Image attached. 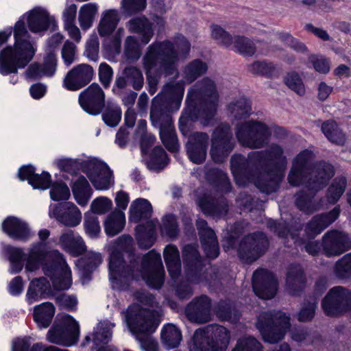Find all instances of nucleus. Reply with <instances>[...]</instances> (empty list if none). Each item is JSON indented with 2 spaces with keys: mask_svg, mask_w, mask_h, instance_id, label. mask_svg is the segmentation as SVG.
<instances>
[{
  "mask_svg": "<svg viewBox=\"0 0 351 351\" xmlns=\"http://www.w3.org/2000/svg\"><path fill=\"white\" fill-rule=\"evenodd\" d=\"M62 218L66 219H80L82 213L79 208L73 203H66L62 205Z\"/></svg>",
  "mask_w": 351,
  "mask_h": 351,
  "instance_id": "nucleus-60",
  "label": "nucleus"
},
{
  "mask_svg": "<svg viewBox=\"0 0 351 351\" xmlns=\"http://www.w3.org/2000/svg\"><path fill=\"white\" fill-rule=\"evenodd\" d=\"M129 212L131 217L147 219L152 217V206L148 200L138 198L131 203Z\"/></svg>",
  "mask_w": 351,
  "mask_h": 351,
  "instance_id": "nucleus-32",
  "label": "nucleus"
},
{
  "mask_svg": "<svg viewBox=\"0 0 351 351\" xmlns=\"http://www.w3.org/2000/svg\"><path fill=\"white\" fill-rule=\"evenodd\" d=\"M34 172L35 168L33 166H23L19 170V178L23 181L27 180L32 187H40V186L36 184L33 180L34 176L35 175Z\"/></svg>",
  "mask_w": 351,
  "mask_h": 351,
  "instance_id": "nucleus-63",
  "label": "nucleus"
},
{
  "mask_svg": "<svg viewBox=\"0 0 351 351\" xmlns=\"http://www.w3.org/2000/svg\"><path fill=\"white\" fill-rule=\"evenodd\" d=\"M112 207V202L108 197H99L95 199L90 204V210L95 214H104Z\"/></svg>",
  "mask_w": 351,
  "mask_h": 351,
  "instance_id": "nucleus-53",
  "label": "nucleus"
},
{
  "mask_svg": "<svg viewBox=\"0 0 351 351\" xmlns=\"http://www.w3.org/2000/svg\"><path fill=\"white\" fill-rule=\"evenodd\" d=\"M184 86L178 83L176 85H168L166 87L167 95L170 99L175 100L178 107L180 106L184 95Z\"/></svg>",
  "mask_w": 351,
  "mask_h": 351,
  "instance_id": "nucleus-56",
  "label": "nucleus"
},
{
  "mask_svg": "<svg viewBox=\"0 0 351 351\" xmlns=\"http://www.w3.org/2000/svg\"><path fill=\"white\" fill-rule=\"evenodd\" d=\"M307 152H300L294 159L292 169L289 176V182L294 186L298 185L306 169Z\"/></svg>",
  "mask_w": 351,
  "mask_h": 351,
  "instance_id": "nucleus-26",
  "label": "nucleus"
},
{
  "mask_svg": "<svg viewBox=\"0 0 351 351\" xmlns=\"http://www.w3.org/2000/svg\"><path fill=\"white\" fill-rule=\"evenodd\" d=\"M230 48L244 56H252L255 52L253 43L247 38L241 36H234Z\"/></svg>",
  "mask_w": 351,
  "mask_h": 351,
  "instance_id": "nucleus-44",
  "label": "nucleus"
},
{
  "mask_svg": "<svg viewBox=\"0 0 351 351\" xmlns=\"http://www.w3.org/2000/svg\"><path fill=\"white\" fill-rule=\"evenodd\" d=\"M55 308L50 302H45L34 307V319L40 328H47L51 322Z\"/></svg>",
  "mask_w": 351,
  "mask_h": 351,
  "instance_id": "nucleus-27",
  "label": "nucleus"
},
{
  "mask_svg": "<svg viewBox=\"0 0 351 351\" xmlns=\"http://www.w3.org/2000/svg\"><path fill=\"white\" fill-rule=\"evenodd\" d=\"M25 23L33 33H42L56 25L54 16L44 8L36 7L23 14L14 25V45L0 51V73L3 75L16 73L19 69L24 68L34 56L36 47L27 40Z\"/></svg>",
  "mask_w": 351,
  "mask_h": 351,
  "instance_id": "nucleus-1",
  "label": "nucleus"
},
{
  "mask_svg": "<svg viewBox=\"0 0 351 351\" xmlns=\"http://www.w3.org/2000/svg\"><path fill=\"white\" fill-rule=\"evenodd\" d=\"M127 26L130 32L138 33L141 37V43L134 36H128L125 41V51L128 56L130 58L138 59L140 57L141 45L148 43L152 37V29L144 16L131 19Z\"/></svg>",
  "mask_w": 351,
  "mask_h": 351,
  "instance_id": "nucleus-8",
  "label": "nucleus"
},
{
  "mask_svg": "<svg viewBox=\"0 0 351 351\" xmlns=\"http://www.w3.org/2000/svg\"><path fill=\"white\" fill-rule=\"evenodd\" d=\"M125 319L136 338L152 335L158 326V320L154 313L138 304H133L128 307L125 313Z\"/></svg>",
  "mask_w": 351,
  "mask_h": 351,
  "instance_id": "nucleus-5",
  "label": "nucleus"
},
{
  "mask_svg": "<svg viewBox=\"0 0 351 351\" xmlns=\"http://www.w3.org/2000/svg\"><path fill=\"white\" fill-rule=\"evenodd\" d=\"M230 117L235 119H242L249 114L251 110L250 104L245 98L232 102L228 107Z\"/></svg>",
  "mask_w": 351,
  "mask_h": 351,
  "instance_id": "nucleus-41",
  "label": "nucleus"
},
{
  "mask_svg": "<svg viewBox=\"0 0 351 351\" xmlns=\"http://www.w3.org/2000/svg\"><path fill=\"white\" fill-rule=\"evenodd\" d=\"M143 278L146 282L154 288H160L164 278V269L160 254L150 251L143 258Z\"/></svg>",
  "mask_w": 351,
  "mask_h": 351,
  "instance_id": "nucleus-13",
  "label": "nucleus"
},
{
  "mask_svg": "<svg viewBox=\"0 0 351 351\" xmlns=\"http://www.w3.org/2000/svg\"><path fill=\"white\" fill-rule=\"evenodd\" d=\"M286 85L299 95H304L306 90L303 81L297 73H288L285 79Z\"/></svg>",
  "mask_w": 351,
  "mask_h": 351,
  "instance_id": "nucleus-48",
  "label": "nucleus"
},
{
  "mask_svg": "<svg viewBox=\"0 0 351 351\" xmlns=\"http://www.w3.org/2000/svg\"><path fill=\"white\" fill-rule=\"evenodd\" d=\"M120 17L115 9H109L104 11L99 25V33L101 36L110 34L117 27Z\"/></svg>",
  "mask_w": 351,
  "mask_h": 351,
  "instance_id": "nucleus-24",
  "label": "nucleus"
},
{
  "mask_svg": "<svg viewBox=\"0 0 351 351\" xmlns=\"http://www.w3.org/2000/svg\"><path fill=\"white\" fill-rule=\"evenodd\" d=\"M232 351H262L261 344L254 337L239 339Z\"/></svg>",
  "mask_w": 351,
  "mask_h": 351,
  "instance_id": "nucleus-49",
  "label": "nucleus"
},
{
  "mask_svg": "<svg viewBox=\"0 0 351 351\" xmlns=\"http://www.w3.org/2000/svg\"><path fill=\"white\" fill-rule=\"evenodd\" d=\"M51 259H53L51 265L44 264V273L51 277L53 286L57 289H68L72 284L71 271L62 256L56 250L45 254L41 249V244L34 245L27 257L25 269L34 271L44 261Z\"/></svg>",
  "mask_w": 351,
  "mask_h": 351,
  "instance_id": "nucleus-3",
  "label": "nucleus"
},
{
  "mask_svg": "<svg viewBox=\"0 0 351 351\" xmlns=\"http://www.w3.org/2000/svg\"><path fill=\"white\" fill-rule=\"evenodd\" d=\"M79 334L77 323L71 316L65 315L61 325H56L49 330L47 339L51 343L69 346L77 342Z\"/></svg>",
  "mask_w": 351,
  "mask_h": 351,
  "instance_id": "nucleus-10",
  "label": "nucleus"
},
{
  "mask_svg": "<svg viewBox=\"0 0 351 351\" xmlns=\"http://www.w3.org/2000/svg\"><path fill=\"white\" fill-rule=\"evenodd\" d=\"M205 222L206 221H199L197 223L201 241L206 256L215 258L219 254L217 240L214 231L206 227Z\"/></svg>",
  "mask_w": 351,
  "mask_h": 351,
  "instance_id": "nucleus-22",
  "label": "nucleus"
},
{
  "mask_svg": "<svg viewBox=\"0 0 351 351\" xmlns=\"http://www.w3.org/2000/svg\"><path fill=\"white\" fill-rule=\"evenodd\" d=\"M105 95L101 87L92 84L79 96V103L82 109L91 115L99 114L104 106Z\"/></svg>",
  "mask_w": 351,
  "mask_h": 351,
  "instance_id": "nucleus-14",
  "label": "nucleus"
},
{
  "mask_svg": "<svg viewBox=\"0 0 351 351\" xmlns=\"http://www.w3.org/2000/svg\"><path fill=\"white\" fill-rule=\"evenodd\" d=\"M207 70L206 65L201 61L194 60L184 71V82L191 83Z\"/></svg>",
  "mask_w": 351,
  "mask_h": 351,
  "instance_id": "nucleus-43",
  "label": "nucleus"
},
{
  "mask_svg": "<svg viewBox=\"0 0 351 351\" xmlns=\"http://www.w3.org/2000/svg\"><path fill=\"white\" fill-rule=\"evenodd\" d=\"M289 291L292 295H296L295 287L304 289L305 287V276L300 267H295L290 269L287 278Z\"/></svg>",
  "mask_w": 351,
  "mask_h": 351,
  "instance_id": "nucleus-37",
  "label": "nucleus"
},
{
  "mask_svg": "<svg viewBox=\"0 0 351 351\" xmlns=\"http://www.w3.org/2000/svg\"><path fill=\"white\" fill-rule=\"evenodd\" d=\"M167 163V156L164 149L160 147H156L148 162V167L154 170L162 169Z\"/></svg>",
  "mask_w": 351,
  "mask_h": 351,
  "instance_id": "nucleus-46",
  "label": "nucleus"
},
{
  "mask_svg": "<svg viewBox=\"0 0 351 351\" xmlns=\"http://www.w3.org/2000/svg\"><path fill=\"white\" fill-rule=\"evenodd\" d=\"M109 267L112 278L117 280L129 276V270L125 267L121 258L117 254L112 253L110 255Z\"/></svg>",
  "mask_w": 351,
  "mask_h": 351,
  "instance_id": "nucleus-40",
  "label": "nucleus"
},
{
  "mask_svg": "<svg viewBox=\"0 0 351 351\" xmlns=\"http://www.w3.org/2000/svg\"><path fill=\"white\" fill-rule=\"evenodd\" d=\"M160 138L165 147L171 152L178 149L177 138L170 123L165 128L160 129Z\"/></svg>",
  "mask_w": 351,
  "mask_h": 351,
  "instance_id": "nucleus-47",
  "label": "nucleus"
},
{
  "mask_svg": "<svg viewBox=\"0 0 351 351\" xmlns=\"http://www.w3.org/2000/svg\"><path fill=\"white\" fill-rule=\"evenodd\" d=\"M111 332L107 328H104L103 324H99L96 328L94 343L96 346L100 343H107L111 338Z\"/></svg>",
  "mask_w": 351,
  "mask_h": 351,
  "instance_id": "nucleus-58",
  "label": "nucleus"
},
{
  "mask_svg": "<svg viewBox=\"0 0 351 351\" xmlns=\"http://www.w3.org/2000/svg\"><path fill=\"white\" fill-rule=\"evenodd\" d=\"M351 247V239L344 232L330 231L324 237V249L327 256H338Z\"/></svg>",
  "mask_w": 351,
  "mask_h": 351,
  "instance_id": "nucleus-19",
  "label": "nucleus"
},
{
  "mask_svg": "<svg viewBox=\"0 0 351 351\" xmlns=\"http://www.w3.org/2000/svg\"><path fill=\"white\" fill-rule=\"evenodd\" d=\"M103 121L110 127H116L121 119V110L115 104L108 101L102 114Z\"/></svg>",
  "mask_w": 351,
  "mask_h": 351,
  "instance_id": "nucleus-42",
  "label": "nucleus"
},
{
  "mask_svg": "<svg viewBox=\"0 0 351 351\" xmlns=\"http://www.w3.org/2000/svg\"><path fill=\"white\" fill-rule=\"evenodd\" d=\"M72 191L75 201L80 206H86L93 194L92 189L84 177H80L74 182Z\"/></svg>",
  "mask_w": 351,
  "mask_h": 351,
  "instance_id": "nucleus-25",
  "label": "nucleus"
},
{
  "mask_svg": "<svg viewBox=\"0 0 351 351\" xmlns=\"http://www.w3.org/2000/svg\"><path fill=\"white\" fill-rule=\"evenodd\" d=\"M49 282L45 278H38L32 280L27 293V300L33 303L42 298L49 288Z\"/></svg>",
  "mask_w": 351,
  "mask_h": 351,
  "instance_id": "nucleus-36",
  "label": "nucleus"
},
{
  "mask_svg": "<svg viewBox=\"0 0 351 351\" xmlns=\"http://www.w3.org/2000/svg\"><path fill=\"white\" fill-rule=\"evenodd\" d=\"M82 168L97 190L105 191L113 186L112 172L104 162L90 159L84 162Z\"/></svg>",
  "mask_w": 351,
  "mask_h": 351,
  "instance_id": "nucleus-9",
  "label": "nucleus"
},
{
  "mask_svg": "<svg viewBox=\"0 0 351 351\" xmlns=\"http://www.w3.org/2000/svg\"><path fill=\"white\" fill-rule=\"evenodd\" d=\"M322 130L326 138L332 143L342 145L346 141L344 134L333 121H327L322 125Z\"/></svg>",
  "mask_w": 351,
  "mask_h": 351,
  "instance_id": "nucleus-35",
  "label": "nucleus"
},
{
  "mask_svg": "<svg viewBox=\"0 0 351 351\" xmlns=\"http://www.w3.org/2000/svg\"><path fill=\"white\" fill-rule=\"evenodd\" d=\"M347 186V179L345 176H338L332 182L328 189L327 197L330 202H337L343 193Z\"/></svg>",
  "mask_w": 351,
  "mask_h": 351,
  "instance_id": "nucleus-39",
  "label": "nucleus"
},
{
  "mask_svg": "<svg viewBox=\"0 0 351 351\" xmlns=\"http://www.w3.org/2000/svg\"><path fill=\"white\" fill-rule=\"evenodd\" d=\"M186 315L191 322L205 323L210 320V302L203 295L191 302L186 308Z\"/></svg>",
  "mask_w": 351,
  "mask_h": 351,
  "instance_id": "nucleus-20",
  "label": "nucleus"
},
{
  "mask_svg": "<svg viewBox=\"0 0 351 351\" xmlns=\"http://www.w3.org/2000/svg\"><path fill=\"white\" fill-rule=\"evenodd\" d=\"M190 48L189 42L182 36H178L174 44L164 41L152 45L143 58L149 84H156V81L152 76L155 73H173L176 62L179 58H185Z\"/></svg>",
  "mask_w": 351,
  "mask_h": 351,
  "instance_id": "nucleus-2",
  "label": "nucleus"
},
{
  "mask_svg": "<svg viewBox=\"0 0 351 351\" xmlns=\"http://www.w3.org/2000/svg\"><path fill=\"white\" fill-rule=\"evenodd\" d=\"M271 134L269 129L263 123L245 121L237 126L236 135L240 143L250 148L262 147Z\"/></svg>",
  "mask_w": 351,
  "mask_h": 351,
  "instance_id": "nucleus-7",
  "label": "nucleus"
},
{
  "mask_svg": "<svg viewBox=\"0 0 351 351\" xmlns=\"http://www.w3.org/2000/svg\"><path fill=\"white\" fill-rule=\"evenodd\" d=\"M8 252L9 259L13 265L12 269L15 273L20 271L22 269V265L20 263L23 258L22 250L19 248L10 247Z\"/></svg>",
  "mask_w": 351,
  "mask_h": 351,
  "instance_id": "nucleus-59",
  "label": "nucleus"
},
{
  "mask_svg": "<svg viewBox=\"0 0 351 351\" xmlns=\"http://www.w3.org/2000/svg\"><path fill=\"white\" fill-rule=\"evenodd\" d=\"M228 140L229 137L228 134L220 135L218 130L215 132V137L213 140L210 154L215 162H222L227 156L229 149L226 148L225 144Z\"/></svg>",
  "mask_w": 351,
  "mask_h": 351,
  "instance_id": "nucleus-29",
  "label": "nucleus"
},
{
  "mask_svg": "<svg viewBox=\"0 0 351 351\" xmlns=\"http://www.w3.org/2000/svg\"><path fill=\"white\" fill-rule=\"evenodd\" d=\"M70 195L69 187L62 182L54 183L50 191L51 198L54 201L68 199Z\"/></svg>",
  "mask_w": 351,
  "mask_h": 351,
  "instance_id": "nucleus-52",
  "label": "nucleus"
},
{
  "mask_svg": "<svg viewBox=\"0 0 351 351\" xmlns=\"http://www.w3.org/2000/svg\"><path fill=\"white\" fill-rule=\"evenodd\" d=\"M250 71L254 74L270 75L274 69V66L265 62H256L250 65Z\"/></svg>",
  "mask_w": 351,
  "mask_h": 351,
  "instance_id": "nucleus-62",
  "label": "nucleus"
},
{
  "mask_svg": "<svg viewBox=\"0 0 351 351\" xmlns=\"http://www.w3.org/2000/svg\"><path fill=\"white\" fill-rule=\"evenodd\" d=\"M3 230L10 236L20 239H26L29 231L24 223L19 221H4L2 224Z\"/></svg>",
  "mask_w": 351,
  "mask_h": 351,
  "instance_id": "nucleus-38",
  "label": "nucleus"
},
{
  "mask_svg": "<svg viewBox=\"0 0 351 351\" xmlns=\"http://www.w3.org/2000/svg\"><path fill=\"white\" fill-rule=\"evenodd\" d=\"M140 343L141 349L143 351H159V345L157 341L151 335L138 337L136 338Z\"/></svg>",
  "mask_w": 351,
  "mask_h": 351,
  "instance_id": "nucleus-57",
  "label": "nucleus"
},
{
  "mask_svg": "<svg viewBox=\"0 0 351 351\" xmlns=\"http://www.w3.org/2000/svg\"><path fill=\"white\" fill-rule=\"evenodd\" d=\"M211 37L218 43L225 45L228 47H231L233 38L226 32L222 27L217 25H213L210 27Z\"/></svg>",
  "mask_w": 351,
  "mask_h": 351,
  "instance_id": "nucleus-50",
  "label": "nucleus"
},
{
  "mask_svg": "<svg viewBox=\"0 0 351 351\" xmlns=\"http://www.w3.org/2000/svg\"><path fill=\"white\" fill-rule=\"evenodd\" d=\"M165 261L169 272L173 278H176L180 272V260L179 251L174 245H168L164 250Z\"/></svg>",
  "mask_w": 351,
  "mask_h": 351,
  "instance_id": "nucleus-28",
  "label": "nucleus"
},
{
  "mask_svg": "<svg viewBox=\"0 0 351 351\" xmlns=\"http://www.w3.org/2000/svg\"><path fill=\"white\" fill-rule=\"evenodd\" d=\"M252 286L257 296L263 299H271L276 293L278 282L267 270L258 269L253 274Z\"/></svg>",
  "mask_w": 351,
  "mask_h": 351,
  "instance_id": "nucleus-15",
  "label": "nucleus"
},
{
  "mask_svg": "<svg viewBox=\"0 0 351 351\" xmlns=\"http://www.w3.org/2000/svg\"><path fill=\"white\" fill-rule=\"evenodd\" d=\"M256 326L263 339L276 343L282 339L290 327V319L284 313H264L258 317Z\"/></svg>",
  "mask_w": 351,
  "mask_h": 351,
  "instance_id": "nucleus-6",
  "label": "nucleus"
},
{
  "mask_svg": "<svg viewBox=\"0 0 351 351\" xmlns=\"http://www.w3.org/2000/svg\"><path fill=\"white\" fill-rule=\"evenodd\" d=\"M94 71L86 64H80L73 68L66 75L64 86L69 90H77L85 86L93 79Z\"/></svg>",
  "mask_w": 351,
  "mask_h": 351,
  "instance_id": "nucleus-18",
  "label": "nucleus"
},
{
  "mask_svg": "<svg viewBox=\"0 0 351 351\" xmlns=\"http://www.w3.org/2000/svg\"><path fill=\"white\" fill-rule=\"evenodd\" d=\"M314 155L308 150V191H317L324 188L334 176L333 166L326 162H311Z\"/></svg>",
  "mask_w": 351,
  "mask_h": 351,
  "instance_id": "nucleus-12",
  "label": "nucleus"
},
{
  "mask_svg": "<svg viewBox=\"0 0 351 351\" xmlns=\"http://www.w3.org/2000/svg\"><path fill=\"white\" fill-rule=\"evenodd\" d=\"M99 42L96 35H92L86 43V53L87 57L93 61L97 60Z\"/></svg>",
  "mask_w": 351,
  "mask_h": 351,
  "instance_id": "nucleus-61",
  "label": "nucleus"
},
{
  "mask_svg": "<svg viewBox=\"0 0 351 351\" xmlns=\"http://www.w3.org/2000/svg\"><path fill=\"white\" fill-rule=\"evenodd\" d=\"M199 97H204L210 116H213L216 110L218 95L215 90V86L213 81L208 79H204L201 82H198L191 88L187 95V98L195 100Z\"/></svg>",
  "mask_w": 351,
  "mask_h": 351,
  "instance_id": "nucleus-17",
  "label": "nucleus"
},
{
  "mask_svg": "<svg viewBox=\"0 0 351 351\" xmlns=\"http://www.w3.org/2000/svg\"><path fill=\"white\" fill-rule=\"evenodd\" d=\"M161 339L163 344L168 348L177 347L181 340L180 330L173 324L165 326L161 331Z\"/></svg>",
  "mask_w": 351,
  "mask_h": 351,
  "instance_id": "nucleus-34",
  "label": "nucleus"
},
{
  "mask_svg": "<svg viewBox=\"0 0 351 351\" xmlns=\"http://www.w3.org/2000/svg\"><path fill=\"white\" fill-rule=\"evenodd\" d=\"M75 47L69 41H66L62 50V56L64 63L69 66L74 62Z\"/></svg>",
  "mask_w": 351,
  "mask_h": 351,
  "instance_id": "nucleus-64",
  "label": "nucleus"
},
{
  "mask_svg": "<svg viewBox=\"0 0 351 351\" xmlns=\"http://www.w3.org/2000/svg\"><path fill=\"white\" fill-rule=\"evenodd\" d=\"M116 209L112 213L113 219H125L124 210L127 208L129 203V195L123 191L117 193L115 196Z\"/></svg>",
  "mask_w": 351,
  "mask_h": 351,
  "instance_id": "nucleus-45",
  "label": "nucleus"
},
{
  "mask_svg": "<svg viewBox=\"0 0 351 351\" xmlns=\"http://www.w3.org/2000/svg\"><path fill=\"white\" fill-rule=\"evenodd\" d=\"M230 342L228 330L221 326L212 325L197 329L189 343L190 351H226Z\"/></svg>",
  "mask_w": 351,
  "mask_h": 351,
  "instance_id": "nucleus-4",
  "label": "nucleus"
},
{
  "mask_svg": "<svg viewBox=\"0 0 351 351\" xmlns=\"http://www.w3.org/2000/svg\"><path fill=\"white\" fill-rule=\"evenodd\" d=\"M267 246L268 240L263 233H254L242 239L238 253L243 261L250 263L258 258L265 252Z\"/></svg>",
  "mask_w": 351,
  "mask_h": 351,
  "instance_id": "nucleus-11",
  "label": "nucleus"
},
{
  "mask_svg": "<svg viewBox=\"0 0 351 351\" xmlns=\"http://www.w3.org/2000/svg\"><path fill=\"white\" fill-rule=\"evenodd\" d=\"M136 237L139 245L143 248L150 247L154 241V226L152 221H146L136 229Z\"/></svg>",
  "mask_w": 351,
  "mask_h": 351,
  "instance_id": "nucleus-31",
  "label": "nucleus"
},
{
  "mask_svg": "<svg viewBox=\"0 0 351 351\" xmlns=\"http://www.w3.org/2000/svg\"><path fill=\"white\" fill-rule=\"evenodd\" d=\"M350 294L344 288H332L322 302V308L328 315H334L345 311L348 306Z\"/></svg>",
  "mask_w": 351,
  "mask_h": 351,
  "instance_id": "nucleus-16",
  "label": "nucleus"
},
{
  "mask_svg": "<svg viewBox=\"0 0 351 351\" xmlns=\"http://www.w3.org/2000/svg\"><path fill=\"white\" fill-rule=\"evenodd\" d=\"M56 58L53 54L46 56L43 67L38 64H32L26 71V76L28 78L37 79L44 75L51 76L56 71Z\"/></svg>",
  "mask_w": 351,
  "mask_h": 351,
  "instance_id": "nucleus-23",
  "label": "nucleus"
},
{
  "mask_svg": "<svg viewBox=\"0 0 351 351\" xmlns=\"http://www.w3.org/2000/svg\"><path fill=\"white\" fill-rule=\"evenodd\" d=\"M60 241L62 247L73 256H77L86 250L84 242L80 237L73 238L65 234L61 236Z\"/></svg>",
  "mask_w": 351,
  "mask_h": 351,
  "instance_id": "nucleus-33",
  "label": "nucleus"
},
{
  "mask_svg": "<svg viewBox=\"0 0 351 351\" xmlns=\"http://www.w3.org/2000/svg\"><path fill=\"white\" fill-rule=\"evenodd\" d=\"M208 137L203 133L195 134L187 144V152L190 160L194 163H201L206 155Z\"/></svg>",
  "mask_w": 351,
  "mask_h": 351,
  "instance_id": "nucleus-21",
  "label": "nucleus"
},
{
  "mask_svg": "<svg viewBox=\"0 0 351 351\" xmlns=\"http://www.w3.org/2000/svg\"><path fill=\"white\" fill-rule=\"evenodd\" d=\"M315 70L322 74H327L330 70V61L323 56L313 55L310 57Z\"/></svg>",
  "mask_w": 351,
  "mask_h": 351,
  "instance_id": "nucleus-54",
  "label": "nucleus"
},
{
  "mask_svg": "<svg viewBox=\"0 0 351 351\" xmlns=\"http://www.w3.org/2000/svg\"><path fill=\"white\" fill-rule=\"evenodd\" d=\"M145 6V0H122L121 2V10L127 15L143 10Z\"/></svg>",
  "mask_w": 351,
  "mask_h": 351,
  "instance_id": "nucleus-51",
  "label": "nucleus"
},
{
  "mask_svg": "<svg viewBox=\"0 0 351 351\" xmlns=\"http://www.w3.org/2000/svg\"><path fill=\"white\" fill-rule=\"evenodd\" d=\"M125 75L128 80L132 83L134 89H140L143 84V77L141 72L135 67H128L125 69Z\"/></svg>",
  "mask_w": 351,
  "mask_h": 351,
  "instance_id": "nucleus-55",
  "label": "nucleus"
},
{
  "mask_svg": "<svg viewBox=\"0 0 351 351\" xmlns=\"http://www.w3.org/2000/svg\"><path fill=\"white\" fill-rule=\"evenodd\" d=\"M97 12L98 5L95 3H87L80 7L78 21L82 30L86 31L91 27Z\"/></svg>",
  "mask_w": 351,
  "mask_h": 351,
  "instance_id": "nucleus-30",
  "label": "nucleus"
}]
</instances>
